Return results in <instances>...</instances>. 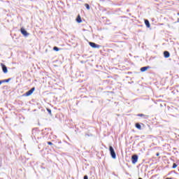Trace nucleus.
Here are the masks:
<instances>
[{
	"label": "nucleus",
	"instance_id": "obj_10",
	"mask_svg": "<svg viewBox=\"0 0 179 179\" xmlns=\"http://www.w3.org/2000/svg\"><path fill=\"white\" fill-rule=\"evenodd\" d=\"M77 23H82V18L80 17V15H78L76 18Z\"/></svg>",
	"mask_w": 179,
	"mask_h": 179
},
{
	"label": "nucleus",
	"instance_id": "obj_5",
	"mask_svg": "<svg viewBox=\"0 0 179 179\" xmlns=\"http://www.w3.org/2000/svg\"><path fill=\"white\" fill-rule=\"evenodd\" d=\"M1 66L2 69H3V72L4 73H8V68H6V66H5V64H3L2 63L1 64Z\"/></svg>",
	"mask_w": 179,
	"mask_h": 179
},
{
	"label": "nucleus",
	"instance_id": "obj_23",
	"mask_svg": "<svg viewBox=\"0 0 179 179\" xmlns=\"http://www.w3.org/2000/svg\"><path fill=\"white\" fill-rule=\"evenodd\" d=\"M178 15H179V13H178Z\"/></svg>",
	"mask_w": 179,
	"mask_h": 179
},
{
	"label": "nucleus",
	"instance_id": "obj_14",
	"mask_svg": "<svg viewBox=\"0 0 179 179\" xmlns=\"http://www.w3.org/2000/svg\"><path fill=\"white\" fill-rule=\"evenodd\" d=\"M85 6L88 10L90 9V6H89V4H85Z\"/></svg>",
	"mask_w": 179,
	"mask_h": 179
},
{
	"label": "nucleus",
	"instance_id": "obj_18",
	"mask_svg": "<svg viewBox=\"0 0 179 179\" xmlns=\"http://www.w3.org/2000/svg\"><path fill=\"white\" fill-rule=\"evenodd\" d=\"M84 179H89V178H87V176H85Z\"/></svg>",
	"mask_w": 179,
	"mask_h": 179
},
{
	"label": "nucleus",
	"instance_id": "obj_17",
	"mask_svg": "<svg viewBox=\"0 0 179 179\" xmlns=\"http://www.w3.org/2000/svg\"><path fill=\"white\" fill-rule=\"evenodd\" d=\"M48 145H52V143H51V142H48Z\"/></svg>",
	"mask_w": 179,
	"mask_h": 179
},
{
	"label": "nucleus",
	"instance_id": "obj_3",
	"mask_svg": "<svg viewBox=\"0 0 179 179\" xmlns=\"http://www.w3.org/2000/svg\"><path fill=\"white\" fill-rule=\"evenodd\" d=\"M90 45L92 48H100V45H97L93 42H90Z\"/></svg>",
	"mask_w": 179,
	"mask_h": 179
},
{
	"label": "nucleus",
	"instance_id": "obj_11",
	"mask_svg": "<svg viewBox=\"0 0 179 179\" xmlns=\"http://www.w3.org/2000/svg\"><path fill=\"white\" fill-rule=\"evenodd\" d=\"M145 24L147 27H150V23L149 22V20H145Z\"/></svg>",
	"mask_w": 179,
	"mask_h": 179
},
{
	"label": "nucleus",
	"instance_id": "obj_20",
	"mask_svg": "<svg viewBox=\"0 0 179 179\" xmlns=\"http://www.w3.org/2000/svg\"><path fill=\"white\" fill-rule=\"evenodd\" d=\"M157 156H159L160 155V154H159V153H157V155H156Z\"/></svg>",
	"mask_w": 179,
	"mask_h": 179
},
{
	"label": "nucleus",
	"instance_id": "obj_7",
	"mask_svg": "<svg viewBox=\"0 0 179 179\" xmlns=\"http://www.w3.org/2000/svg\"><path fill=\"white\" fill-rule=\"evenodd\" d=\"M10 81V78H8L7 80H0V85H2V83H6Z\"/></svg>",
	"mask_w": 179,
	"mask_h": 179
},
{
	"label": "nucleus",
	"instance_id": "obj_21",
	"mask_svg": "<svg viewBox=\"0 0 179 179\" xmlns=\"http://www.w3.org/2000/svg\"><path fill=\"white\" fill-rule=\"evenodd\" d=\"M138 179H142V178H139Z\"/></svg>",
	"mask_w": 179,
	"mask_h": 179
},
{
	"label": "nucleus",
	"instance_id": "obj_4",
	"mask_svg": "<svg viewBox=\"0 0 179 179\" xmlns=\"http://www.w3.org/2000/svg\"><path fill=\"white\" fill-rule=\"evenodd\" d=\"M20 31L22 34L24 36V37H27V36H29V33L27 31H26V29H24V28H21Z\"/></svg>",
	"mask_w": 179,
	"mask_h": 179
},
{
	"label": "nucleus",
	"instance_id": "obj_12",
	"mask_svg": "<svg viewBox=\"0 0 179 179\" xmlns=\"http://www.w3.org/2000/svg\"><path fill=\"white\" fill-rule=\"evenodd\" d=\"M136 128H137V129H141L142 127L141 126V124H139V123H136Z\"/></svg>",
	"mask_w": 179,
	"mask_h": 179
},
{
	"label": "nucleus",
	"instance_id": "obj_9",
	"mask_svg": "<svg viewBox=\"0 0 179 179\" xmlns=\"http://www.w3.org/2000/svg\"><path fill=\"white\" fill-rule=\"evenodd\" d=\"M148 69H149V66H145V67H142L141 69V72H146V71H148Z\"/></svg>",
	"mask_w": 179,
	"mask_h": 179
},
{
	"label": "nucleus",
	"instance_id": "obj_2",
	"mask_svg": "<svg viewBox=\"0 0 179 179\" xmlns=\"http://www.w3.org/2000/svg\"><path fill=\"white\" fill-rule=\"evenodd\" d=\"M35 90H36V88L34 87L31 88L29 91L26 92L25 96H31V94H33Z\"/></svg>",
	"mask_w": 179,
	"mask_h": 179
},
{
	"label": "nucleus",
	"instance_id": "obj_8",
	"mask_svg": "<svg viewBox=\"0 0 179 179\" xmlns=\"http://www.w3.org/2000/svg\"><path fill=\"white\" fill-rule=\"evenodd\" d=\"M164 55L165 58H169L170 57V52H169L168 51H165L164 52Z\"/></svg>",
	"mask_w": 179,
	"mask_h": 179
},
{
	"label": "nucleus",
	"instance_id": "obj_1",
	"mask_svg": "<svg viewBox=\"0 0 179 179\" xmlns=\"http://www.w3.org/2000/svg\"><path fill=\"white\" fill-rule=\"evenodd\" d=\"M109 150L110 152V155L113 159H117V157L115 155V151H114V148H113L111 146L109 147Z\"/></svg>",
	"mask_w": 179,
	"mask_h": 179
},
{
	"label": "nucleus",
	"instance_id": "obj_22",
	"mask_svg": "<svg viewBox=\"0 0 179 179\" xmlns=\"http://www.w3.org/2000/svg\"><path fill=\"white\" fill-rule=\"evenodd\" d=\"M166 179H171V178H166Z\"/></svg>",
	"mask_w": 179,
	"mask_h": 179
},
{
	"label": "nucleus",
	"instance_id": "obj_15",
	"mask_svg": "<svg viewBox=\"0 0 179 179\" xmlns=\"http://www.w3.org/2000/svg\"><path fill=\"white\" fill-rule=\"evenodd\" d=\"M172 167H173V169H177V164H173Z\"/></svg>",
	"mask_w": 179,
	"mask_h": 179
},
{
	"label": "nucleus",
	"instance_id": "obj_19",
	"mask_svg": "<svg viewBox=\"0 0 179 179\" xmlns=\"http://www.w3.org/2000/svg\"><path fill=\"white\" fill-rule=\"evenodd\" d=\"M139 115V117H143V114H141V115Z\"/></svg>",
	"mask_w": 179,
	"mask_h": 179
},
{
	"label": "nucleus",
	"instance_id": "obj_13",
	"mask_svg": "<svg viewBox=\"0 0 179 179\" xmlns=\"http://www.w3.org/2000/svg\"><path fill=\"white\" fill-rule=\"evenodd\" d=\"M53 50H54L55 51H59V48H58L57 47H54V48H53Z\"/></svg>",
	"mask_w": 179,
	"mask_h": 179
},
{
	"label": "nucleus",
	"instance_id": "obj_6",
	"mask_svg": "<svg viewBox=\"0 0 179 179\" xmlns=\"http://www.w3.org/2000/svg\"><path fill=\"white\" fill-rule=\"evenodd\" d=\"M131 159L133 164H135L138 162V155H133Z\"/></svg>",
	"mask_w": 179,
	"mask_h": 179
},
{
	"label": "nucleus",
	"instance_id": "obj_16",
	"mask_svg": "<svg viewBox=\"0 0 179 179\" xmlns=\"http://www.w3.org/2000/svg\"><path fill=\"white\" fill-rule=\"evenodd\" d=\"M48 111L49 114H51V110L48 109Z\"/></svg>",
	"mask_w": 179,
	"mask_h": 179
}]
</instances>
